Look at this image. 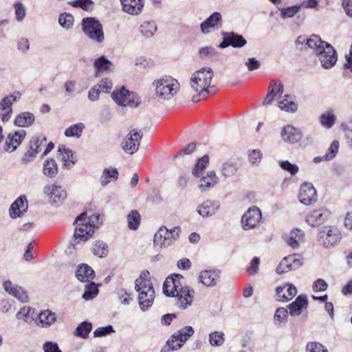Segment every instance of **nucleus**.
I'll use <instances>...</instances> for the list:
<instances>
[{
    "instance_id": "1",
    "label": "nucleus",
    "mask_w": 352,
    "mask_h": 352,
    "mask_svg": "<svg viewBox=\"0 0 352 352\" xmlns=\"http://www.w3.org/2000/svg\"><path fill=\"white\" fill-rule=\"evenodd\" d=\"M163 292L167 296L174 297L175 304L180 309H186L192 302L194 290L183 286L177 276L176 278H166L163 285Z\"/></svg>"
},
{
    "instance_id": "2",
    "label": "nucleus",
    "mask_w": 352,
    "mask_h": 352,
    "mask_svg": "<svg viewBox=\"0 0 352 352\" xmlns=\"http://www.w3.org/2000/svg\"><path fill=\"white\" fill-rule=\"evenodd\" d=\"M307 47L313 50L324 68L330 69L336 65L338 60L336 50L331 44L322 41L319 36L312 34L307 41Z\"/></svg>"
},
{
    "instance_id": "3",
    "label": "nucleus",
    "mask_w": 352,
    "mask_h": 352,
    "mask_svg": "<svg viewBox=\"0 0 352 352\" xmlns=\"http://www.w3.org/2000/svg\"><path fill=\"white\" fill-rule=\"evenodd\" d=\"M307 47L313 50L324 68L330 69L336 65L338 60L336 50L331 44L322 41L319 36L312 34L307 41Z\"/></svg>"
},
{
    "instance_id": "4",
    "label": "nucleus",
    "mask_w": 352,
    "mask_h": 352,
    "mask_svg": "<svg viewBox=\"0 0 352 352\" xmlns=\"http://www.w3.org/2000/svg\"><path fill=\"white\" fill-rule=\"evenodd\" d=\"M213 77L214 72L210 67L202 68L192 74L190 86L194 91H200V95L205 99L208 94L216 91L215 86H210Z\"/></svg>"
},
{
    "instance_id": "5",
    "label": "nucleus",
    "mask_w": 352,
    "mask_h": 352,
    "mask_svg": "<svg viewBox=\"0 0 352 352\" xmlns=\"http://www.w3.org/2000/svg\"><path fill=\"white\" fill-rule=\"evenodd\" d=\"M149 273L144 271L135 280V289L139 292L138 300L140 309L144 311L153 305L155 298V291L150 279Z\"/></svg>"
},
{
    "instance_id": "6",
    "label": "nucleus",
    "mask_w": 352,
    "mask_h": 352,
    "mask_svg": "<svg viewBox=\"0 0 352 352\" xmlns=\"http://www.w3.org/2000/svg\"><path fill=\"white\" fill-rule=\"evenodd\" d=\"M74 224L76 225V228L74 234V240L72 243L74 248L75 245L88 240L94 232L93 224L87 221L86 212H82L78 216L75 220Z\"/></svg>"
},
{
    "instance_id": "7",
    "label": "nucleus",
    "mask_w": 352,
    "mask_h": 352,
    "mask_svg": "<svg viewBox=\"0 0 352 352\" xmlns=\"http://www.w3.org/2000/svg\"><path fill=\"white\" fill-rule=\"evenodd\" d=\"M153 85L155 87L156 95L162 99L171 98L179 89L177 80L169 76L155 80Z\"/></svg>"
},
{
    "instance_id": "8",
    "label": "nucleus",
    "mask_w": 352,
    "mask_h": 352,
    "mask_svg": "<svg viewBox=\"0 0 352 352\" xmlns=\"http://www.w3.org/2000/svg\"><path fill=\"white\" fill-rule=\"evenodd\" d=\"M181 228L175 226L168 229L166 226H161L154 235V245L160 248H166L175 243L179 239Z\"/></svg>"
},
{
    "instance_id": "9",
    "label": "nucleus",
    "mask_w": 352,
    "mask_h": 352,
    "mask_svg": "<svg viewBox=\"0 0 352 352\" xmlns=\"http://www.w3.org/2000/svg\"><path fill=\"white\" fill-rule=\"evenodd\" d=\"M81 25L82 32L90 40L98 43L103 42L104 35L99 20L95 17H85L82 19Z\"/></svg>"
},
{
    "instance_id": "10",
    "label": "nucleus",
    "mask_w": 352,
    "mask_h": 352,
    "mask_svg": "<svg viewBox=\"0 0 352 352\" xmlns=\"http://www.w3.org/2000/svg\"><path fill=\"white\" fill-rule=\"evenodd\" d=\"M340 239V232L334 226H325L319 234V241L326 248L333 247Z\"/></svg>"
},
{
    "instance_id": "11",
    "label": "nucleus",
    "mask_w": 352,
    "mask_h": 352,
    "mask_svg": "<svg viewBox=\"0 0 352 352\" xmlns=\"http://www.w3.org/2000/svg\"><path fill=\"white\" fill-rule=\"evenodd\" d=\"M142 136V133L138 131L137 129H133L130 130L121 143L122 148L126 153L131 155L136 153L139 149Z\"/></svg>"
},
{
    "instance_id": "12",
    "label": "nucleus",
    "mask_w": 352,
    "mask_h": 352,
    "mask_svg": "<svg viewBox=\"0 0 352 352\" xmlns=\"http://www.w3.org/2000/svg\"><path fill=\"white\" fill-rule=\"evenodd\" d=\"M194 333V329L190 326H186L175 332L168 340L167 344L172 346L173 350H178Z\"/></svg>"
},
{
    "instance_id": "13",
    "label": "nucleus",
    "mask_w": 352,
    "mask_h": 352,
    "mask_svg": "<svg viewBox=\"0 0 352 352\" xmlns=\"http://www.w3.org/2000/svg\"><path fill=\"white\" fill-rule=\"evenodd\" d=\"M302 265V261L299 254H291L283 258L276 269L278 274L289 271L296 270Z\"/></svg>"
},
{
    "instance_id": "14",
    "label": "nucleus",
    "mask_w": 352,
    "mask_h": 352,
    "mask_svg": "<svg viewBox=\"0 0 352 352\" xmlns=\"http://www.w3.org/2000/svg\"><path fill=\"white\" fill-rule=\"evenodd\" d=\"M261 219V212L258 208L253 206L249 208L241 219L242 226L248 230L254 228Z\"/></svg>"
},
{
    "instance_id": "15",
    "label": "nucleus",
    "mask_w": 352,
    "mask_h": 352,
    "mask_svg": "<svg viewBox=\"0 0 352 352\" xmlns=\"http://www.w3.org/2000/svg\"><path fill=\"white\" fill-rule=\"evenodd\" d=\"M43 192L49 197L51 203L61 204L67 197L65 188L55 184L46 185L43 188Z\"/></svg>"
},
{
    "instance_id": "16",
    "label": "nucleus",
    "mask_w": 352,
    "mask_h": 352,
    "mask_svg": "<svg viewBox=\"0 0 352 352\" xmlns=\"http://www.w3.org/2000/svg\"><path fill=\"white\" fill-rule=\"evenodd\" d=\"M298 197L302 204L311 205L317 200L316 190L311 183H304L300 186Z\"/></svg>"
},
{
    "instance_id": "17",
    "label": "nucleus",
    "mask_w": 352,
    "mask_h": 352,
    "mask_svg": "<svg viewBox=\"0 0 352 352\" xmlns=\"http://www.w3.org/2000/svg\"><path fill=\"white\" fill-rule=\"evenodd\" d=\"M222 26V16L220 12H214L200 25L201 32L208 34L211 30H215Z\"/></svg>"
},
{
    "instance_id": "18",
    "label": "nucleus",
    "mask_w": 352,
    "mask_h": 352,
    "mask_svg": "<svg viewBox=\"0 0 352 352\" xmlns=\"http://www.w3.org/2000/svg\"><path fill=\"white\" fill-rule=\"evenodd\" d=\"M21 96V94L19 91L14 92V94L6 96L3 98L0 102V109L4 112L1 113V119L3 122H7L10 120L12 115V104L17 101Z\"/></svg>"
},
{
    "instance_id": "19",
    "label": "nucleus",
    "mask_w": 352,
    "mask_h": 352,
    "mask_svg": "<svg viewBox=\"0 0 352 352\" xmlns=\"http://www.w3.org/2000/svg\"><path fill=\"white\" fill-rule=\"evenodd\" d=\"M26 135L24 130L10 133L6 140L4 149L6 151L13 152L21 144Z\"/></svg>"
},
{
    "instance_id": "20",
    "label": "nucleus",
    "mask_w": 352,
    "mask_h": 352,
    "mask_svg": "<svg viewBox=\"0 0 352 352\" xmlns=\"http://www.w3.org/2000/svg\"><path fill=\"white\" fill-rule=\"evenodd\" d=\"M330 211L324 208H321L312 211L306 218L309 225L315 227L323 223L329 217Z\"/></svg>"
},
{
    "instance_id": "21",
    "label": "nucleus",
    "mask_w": 352,
    "mask_h": 352,
    "mask_svg": "<svg viewBox=\"0 0 352 352\" xmlns=\"http://www.w3.org/2000/svg\"><path fill=\"white\" fill-rule=\"evenodd\" d=\"M28 204L25 195L18 197L11 205L9 214L12 219L21 217L28 210Z\"/></svg>"
},
{
    "instance_id": "22",
    "label": "nucleus",
    "mask_w": 352,
    "mask_h": 352,
    "mask_svg": "<svg viewBox=\"0 0 352 352\" xmlns=\"http://www.w3.org/2000/svg\"><path fill=\"white\" fill-rule=\"evenodd\" d=\"M283 94V84L280 80H272L268 87L267 94L263 101L264 105L272 103L274 99Z\"/></svg>"
},
{
    "instance_id": "23",
    "label": "nucleus",
    "mask_w": 352,
    "mask_h": 352,
    "mask_svg": "<svg viewBox=\"0 0 352 352\" xmlns=\"http://www.w3.org/2000/svg\"><path fill=\"white\" fill-rule=\"evenodd\" d=\"M276 300L279 301H289L292 299L297 294L296 287L292 284H285L278 286L276 289Z\"/></svg>"
},
{
    "instance_id": "24",
    "label": "nucleus",
    "mask_w": 352,
    "mask_h": 352,
    "mask_svg": "<svg viewBox=\"0 0 352 352\" xmlns=\"http://www.w3.org/2000/svg\"><path fill=\"white\" fill-rule=\"evenodd\" d=\"M308 307V299L305 295L298 296L296 300L288 305L289 314L292 316H300Z\"/></svg>"
},
{
    "instance_id": "25",
    "label": "nucleus",
    "mask_w": 352,
    "mask_h": 352,
    "mask_svg": "<svg viewBox=\"0 0 352 352\" xmlns=\"http://www.w3.org/2000/svg\"><path fill=\"white\" fill-rule=\"evenodd\" d=\"M220 274L219 270H203L200 272L199 278L205 286L213 287L219 281Z\"/></svg>"
},
{
    "instance_id": "26",
    "label": "nucleus",
    "mask_w": 352,
    "mask_h": 352,
    "mask_svg": "<svg viewBox=\"0 0 352 352\" xmlns=\"http://www.w3.org/2000/svg\"><path fill=\"white\" fill-rule=\"evenodd\" d=\"M286 243L293 249L299 248L300 244L304 242V232L298 228L293 229L288 235L284 236Z\"/></svg>"
},
{
    "instance_id": "27",
    "label": "nucleus",
    "mask_w": 352,
    "mask_h": 352,
    "mask_svg": "<svg viewBox=\"0 0 352 352\" xmlns=\"http://www.w3.org/2000/svg\"><path fill=\"white\" fill-rule=\"evenodd\" d=\"M3 287L6 292L13 296L21 302H27L28 300L27 292L21 287L13 285L11 281H5L3 283Z\"/></svg>"
},
{
    "instance_id": "28",
    "label": "nucleus",
    "mask_w": 352,
    "mask_h": 352,
    "mask_svg": "<svg viewBox=\"0 0 352 352\" xmlns=\"http://www.w3.org/2000/svg\"><path fill=\"white\" fill-rule=\"evenodd\" d=\"M281 136L284 141L293 144L301 140L302 133L299 129L289 124L283 127Z\"/></svg>"
},
{
    "instance_id": "29",
    "label": "nucleus",
    "mask_w": 352,
    "mask_h": 352,
    "mask_svg": "<svg viewBox=\"0 0 352 352\" xmlns=\"http://www.w3.org/2000/svg\"><path fill=\"white\" fill-rule=\"evenodd\" d=\"M218 201L206 200L197 208V212L203 217H208L216 213L219 208Z\"/></svg>"
},
{
    "instance_id": "30",
    "label": "nucleus",
    "mask_w": 352,
    "mask_h": 352,
    "mask_svg": "<svg viewBox=\"0 0 352 352\" xmlns=\"http://www.w3.org/2000/svg\"><path fill=\"white\" fill-rule=\"evenodd\" d=\"M123 10L132 15H137L142 12L144 6L143 0H120Z\"/></svg>"
},
{
    "instance_id": "31",
    "label": "nucleus",
    "mask_w": 352,
    "mask_h": 352,
    "mask_svg": "<svg viewBox=\"0 0 352 352\" xmlns=\"http://www.w3.org/2000/svg\"><path fill=\"white\" fill-rule=\"evenodd\" d=\"M76 276L81 282H89L94 278L95 272L88 265L82 264L78 267Z\"/></svg>"
},
{
    "instance_id": "32",
    "label": "nucleus",
    "mask_w": 352,
    "mask_h": 352,
    "mask_svg": "<svg viewBox=\"0 0 352 352\" xmlns=\"http://www.w3.org/2000/svg\"><path fill=\"white\" fill-rule=\"evenodd\" d=\"M58 153L59 155L62 156L63 167L69 169L76 164V160L71 149L66 148L65 146H59Z\"/></svg>"
},
{
    "instance_id": "33",
    "label": "nucleus",
    "mask_w": 352,
    "mask_h": 352,
    "mask_svg": "<svg viewBox=\"0 0 352 352\" xmlns=\"http://www.w3.org/2000/svg\"><path fill=\"white\" fill-rule=\"evenodd\" d=\"M239 168V165L236 161L234 160H228L224 162L220 168V173L221 176L225 179L234 175Z\"/></svg>"
},
{
    "instance_id": "34",
    "label": "nucleus",
    "mask_w": 352,
    "mask_h": 352,
    "mask_svg": "<svg viewBox=\"0 0 352 352\" xmlns=\"http://www.w3.org/2000/svg\"><path fill=\"white\" fill-rule=\"evenodd\" d=\"M35 120L33 113L28 111L18 114L14 119V124L19 127H29Z\"/></svg>"
},
{
    "instance_id": "35",
    "label": "nucleus",
    "mask_w": 352,
    "mask_h": 352,
    "mask_svg": "<svg viewBox=\"0 0 352 352\" xmlns=\"http://www.w3.org/2000/svg\"><path fill=\"white\" fill-rule=\"evenodd\" d=\"M43 173L47 177H55L58 171V167L55 160L52 158H47L44 161L43 164Z\"/></svg>"
},
{
    "instance_id": "36",
    "label": "nucleus",
    "mask_w": 352,
    "mask_h": 352,
    "mask_svg": "<svg viewBox=\"0 0 352 352\" xmlns=\"http://www.w3.org/2000/svg\"><path fill=\"white\" fill-rule=\"evenodd\" d=\"M278 107L285 111L294 113L298 109V104L294 101V96L286 94L284 98L278 102Z\"/></svg>"
},
{
    "instance_id": "37",
    "label": "nucleus",
    "mask_w": 352,
    "mask_h": 352,
    "mask_svg": "<svg viewBox=\"0 0 352 352\" xmlns=\"http://www.w3.org/2000/svg\"><path fill=\"white\" fill-rule=\"evenodd\" d=\"M218 182V177L214 171H209L207 173L206 176L201 178L199 181V187L203 190H208L214 186Z\"/></svg>"
},
{
    "instance_id": "38",
    "label": "nucleus",
    "mask_w": 352,
    "mask_h": 352,
    "mask_svg": "<svg viewBox=\"0 0 352 352\" xmlns=\"http://www.w3.org/2000/svg\"><path fill=\"white\" fill-rule=\"evenodd\" d=\"M35 310L30 307H24L16 314V317L19 320H23L27 323H32L36 317Z\"/></svg>"
},
{
    "instance_id": "39",
    "label": "nucleus",
    "mask_w": 352,
    "mask_h": 352,
    "mask_svg": "<svg viewBox=\"0 0 352 352\" xmlns=\"http://www.w3.org/2000/svg\"><path fill=\"white\" fill-rule=\"evenodd\" d=\"M38 317L43 327H49L56 320V314L50 309L41 311Z\"/></svg>"
},
{
    "instance_id": "40",
    "label": "nucleus",
    "mask_w": 352,
    "mask_h": 352,
    "mask_svg": "<svg viewBox=\"0 0 352 352\" xmlns=\"http://www.w3.org/2000/svg\"><path fill=\"white\" fill-rule=\"evenodd\" d=\"M128 94L129 91L122 87L120 89L114 90L111 93V98L118 104L126 107L127 106L126 101L129 100V98L126 97Z\"/></svg>"
},
{
    "instance_id": "41",
    "label": "nucleus",
    "mask_w": 352,
    "mask_h": 352,
    "mask_svg": "<svg viewBox=\"0 0 352 352\" xmlns=\"http://www.w3.org/2000/svg\"><path fill=\"white\" fill-rule=\"evenodd\" d=\"M112 63L107 60L105 56H102L94 61V67L96 69V75L98 76L100 72H107L110 69Z\"/></svg>"
},
{
    "instance_id": "42",
    "label": "nucleus",
    "mask_w": 352,
    "mask_h": 352,
    "mask_svg": "<svg viewBox=\"0 0 352 352\" xmlns=\"http://www.w3.org/2000/svg\"><path fill=\"white\" fill-rule=\"evenodd\" d=\"M140 31L142 36L152 37L157 31V25L154 21H145L140 26Z\"/></svg>"
},
{
    "instance_id": "43",
    "label": "nucleus",
    "mask_w": 352,
    "mask_h": 352,
    "mask_svg": "<svg viewBox=\"0 0 352 352\" xmlns=\"http://www.w3.org/2000/svg\"><path fill=\"white\" fill-rule=\"evenodd\" d=\"M85 129V124L83 123L79 122L75 124H73L66 129L65 131V135L66 137L70 138V137H74L76 138H79L82 131Z\"/></svg>"
},
{
    "instance_id": "44",
    "label": "nucleus",
    "mask_w": 352,
    "mask_h": 352,
    "mask_svg": "<svg viewBox=\"0 0 352 352\" xmlns=\"http://www.w3.org/2000/svg\"><path fill=\"white\" fill-rule=\"evenodd\" d=\"M140 223V215L138 210H131L127 215V224L130 230H135L138 229Z\"/></svg>"
},
{
    "instance_id": "45",
    "label": "nucleus",
    "mask_w": 352,
    "mask_h": 352,
    "mask_svg": "<svg viewBox=\"0 0 352 352\" xmlns=\"http://www.w3.org/2000/svg\"><path fill=\"white\" fill-rule=\"evenodd\" d=\"M118 177V172L116 168H105L100 177V183L102 186H106L109 182V179L116 180Z\"/></svg>"
},
{
    "instance_id": "46",
    "label": "nucleus",
    "mask_w": 352,
    "mask_h": 352,
    "mask_svg": "<svg viewBox=\"0 0 352 352\" xmlns=\"http://www.w3.org/2000/svg\"><path fill=\"white\" fill-rule=\"evenodd\" d=\"M226 35L230 39V42L232 43L231 46L233 47L240 48L245 45L247 43L246 40L242 35L238 34L234 32H226Z\"/></svg>"
},
{
    "instance_id": "47",
    "label": "nucleus",
    "mask_w": 352,
    "mask_h": 352,
    "mask_svg": "<svg viewBox=\"0 0 352 352\" xmlns=\"http://www.w3.org/2000/svg\"><path fill=\"white\" fill-rule=\"evenodd\" d=\"M98 293V285L94 282H89L85 285V290L82 294V298L86 300L93 299Z\"/></svg>"
},
{
    "instance_id": "48",
    "label": "nucleus",
    "mask_w": 352,
    "mask_h": 352,
    "mask_svg": "<svg viewBox=\"0 0 352 352\" xmlns=\"http://www.w3.org/2000/svg\"><path fill=\"white\" fill-rule=\"evenodd\" d=\"M92 324L88 322H82L76 329L75 335L82 338H86L91 331Z\"/></svg>"
},
{
    "instance_id": "49",
    "label": "nucleus",
    "mask_w": 352,
    "mask_h": 352,
    "mask_svg": "<svg viewBox=\"0 0 352 352\" xmlns=\"http://www.w3.org/2000/svg\"><path fill=\"white\" fill-rule=\"evenodd\" d=\"M208 162L209 157L206 155L199 158L192 169V174L196 177H199L201 173L206 168Z\"/></svg>"
},
{
    "instance_id": "50",
    "label": "nucleus",
    "mask_w": 352,
    "mask_h": 352,
    "mask_svg": "<svg viewBox=\"0 0 352 352\" xmlns=\"http://www.w3.org/2000/svg\"><path fill=\"white\" fill-rule=\"evenodd\" d=\"M320 121L323 126L329 129L333 126L336 122V116L332 112L327 111L320 116Z\"/></svg>"
},
{
    "instance_id": "51",
    "label": "nucleus",
    "mask_w": 352,
    "mask_h": 352,
    "mask_svg": "<svg viewBox=\"0 0 352 352\" xmlns=\"http://www.w3.org/2000/svg\"><path fill=\"white\" fill-rule=\"evenodd\" d=\"M69 4L75 8H80L85 11H91L94 6L91 0H74L70 1Z\"/></svg>"
},
{
    "instance_id": "52",
    "label": "nucleus",
    "mask_w": 352,
    "mask_h": 352,
    "mask_svg": "<svg viewBox=\"0 0 352 352\" xmlns=\"http://www.w3.org/2000/svg\"><path fill=\"white\" fill-rule=\"evenodd\" d=\"M93 252L100 258L104 257L107 254V245L103 241H98L94 245Z\"/></svg>"
},
{
    "instance_id": "53",
    "label": "nucleus",
    "mask_w": 352,
    "mask_h": 352,
    "mask_svg": "<svg viewBox=\"0 0 352 352\" xmlns=\"http://www.w3.org/2000/svg\"><path fill=\"white\" fill-rule=\"evenodd\" d=\"M300 10L299 4L294 5L286 8L280 9V16L282 19L291 18L297 14Z\"/></svg>"
},
{
    "instance_id": "54",
    "label": "nucleus",
    "mask_w": 352,
    "mask_h": 352,
    "mask_svg": "<svg viewBox=\"0 0 352 352\" xmlns=\"http://www.w3.org/2000/svg\"><path fill=\"white\" fill-rule=\"evenodd\" d=\"M59 24L65 29H69L73 26L74 17L70 14H60L58 19Z\"/></svg>"
},
{
    "instance_id": "55",
    "label": "nucleus",
    "mask_w": 352,
    "mask_h": 352,
    "mask_svg": "<svg viewBox=\"0 0 352 352\" xmlns=\"http://www.w3.org/2000/svg\"><path fill=\"white\" fill-rule=\"evenodd\" d=\"M288 310L284 307H279L276 309L274 314V321L278 324L285 323L287 320Z\"/></svg>"
},
{
    "instance_id": "56",
    "label": "nucleus",
    "mask_w": 352,
    "mask_h": 352,
    "mask_svg": "<svg viewBox=\"0 0 352 352\" xmlns=\"http://www.w3.org/2000/svg\"><path fill=\"white\" fill-rule=\"evenodd\" d=\"M224 334L222 332L214 331L209 335V342L212 346H221L223 342Z\"/></svg>"
},
{
    "instance_id": "57",
    "label": "nucleus",
    "mask_w": 352,
    "mask_h": 352,
    "mask_svg": "<svg viewBox=\"0 0 352 352\" xmlns=\"http://www.w3.org/2000/svg\"><path fill=\"white\" fill-rule=\"evenodd\" d=\"M15 18L17 21H22L26 15V9L21 2H16L14 4Z\"/></svg>"
},
{
    "instance_id": "58",
    "label": "nucleus",
    "mask_w": 352,
    "mask_h": 352,
    "mask_svg": "<svg viewBox=\"0 0 352 352\" xmlns=\"http://www.w3.org/2000/svg\"><path fill=\"white\" fill-rule=\"evenodd\" d=\"M47 139L43 135L37 136L32 139V140L30 141V143L32 144L33 148L34 151H36V153L38 154L41 151V148L44 146L46 144Z\"/></svg>"
},
{
    "instance_id": "59",
    "label": "nucleus",
    "mask_w": 352,
    "mask_h": 352,
    "mask_svg": "<svg viewBox=\"0 0 352 352\" xmlns=\"http://www.w3.org/2000/svg\"><path fill=\"white\" fill-rule=\"evenodd\" d=\"M339 148V142L334 140L331 144L327 153L324 155L325 160H332L336 155Z\"/></svg>"
},
{
    "instance_id": "60",
    "label": "nucleus",
    "mask_w": 352,
    "mask_h": 352,
    "mask_svg": "<svg viewBox=\"0 0 352 352\" xmlns=\"http://www.w3.org/2000/svg\"><path fill=\"white\" fill-rule=\"evenodd\" d=\"M199 55L201 58L210 57L212 58H217L218 56L217 52L214 47H206L199 50Z\"/></svg>"
},
{
    "instance_id": "61",
    "label": "nucleus",
    "mask_w": 352,
    "mask_h": 352,
    "mask_svg": "<svg viewBox=\"0 0 352 352\" xmlns=\"http://www.w3.org/2000/svg\"><path fill=\"white\" fill-rule=\"evenodd\" d=\"M280 166L283 170L288 171L292 175H296L299 170L297 165L292 164L289 161L280 162Z\"/></svg>"
},
{
    "instance_id": "62",
    "label": "nucleus",
    "mask_w": 352,
    "mask_h": 352,
    "mask_svg": "<svg viewBox=\"0 0 352 352\" xmlns=\"http://www.w3.org/2000/svg\"><path fill=\"white\" fill-rule=\"evenodd\" d=\"M114 332V329L111 325H107L106 327H102L96 329L94 332L95 337H103L111 334Z\"/></svg>"
},
{
    "instance_id": "63",
    "label": "nucleus",
    "mask_w": 352,
    "mask_h": 352,
    "mask_svg": "<svg viewBox=\"0 0 352 352\" xmlns=\"http://www.w3.org/2000/svg\"><path fill=\"white\" fill-rule=\"evenodd\" d=\"M307 352H328L327 349L320 343L309 342L306 346Z\"/></svg>"
},
{
    "instance_id": "64",
    "label": "nucleus",
    "mask_w": 352,
    "mask_h": 352,
    "mask_svg": "<svg viewBox=\"0 0 352 352\" xmlns=\"http://www.w3.org/2000/svg\"><path fill=\"white\" fill-rule=\"evenodd\" d=\"M96 86L101 91L108 93L112 89L113 83L110 79L106 78H102Z\"/></svg>"
}]
</instances>
